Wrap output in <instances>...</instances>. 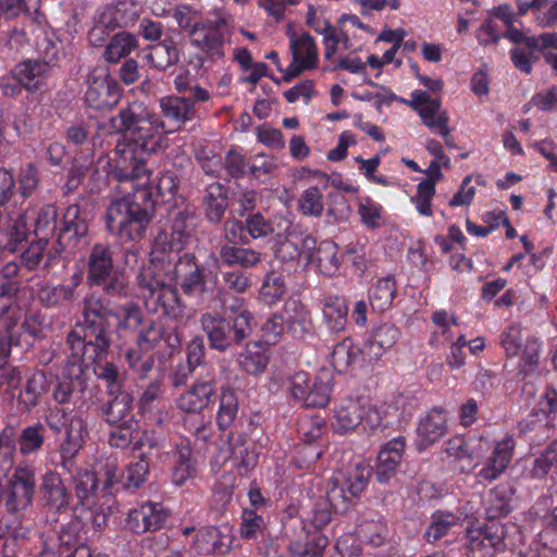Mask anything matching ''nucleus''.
Returning a JSON list of instances; mask_svg holds the SVG:
<instances>
[{
  "label": "nucleus",
  "instance_id": "obj_1",
  "mask_svg": "<svg viewBox=\"0 0 557 557\" xmlns=\"http://www.w3.org/2000/svg\"><path fill=\"white\" fill-rule=\"evenodd\" d=\"M101 132L117 135L113 149L112 176L121 184L125 194L113 199L107 208V227L121 240H136L144 236L149 224L152 206L151 189L148 188L145 154L157 152L166 139L165 124L148 111L141 102L129 103L108 123L99 126Z\"/></svg>",
  "mask_w": 557,
  "mask_h": 557
},
{
  "label": "nucleus",
  "instance_id": "obj_2",
  "mask_svg": "<svg viewBox=\"0 0 557 557\" xmlns=\"http://www.w3.org/2000/svg\"><path fill=\"white\" fill-rule=\"evenodd\" d=\"M164 242L159 243L150 262L136 276L137 293L148 311L177 319L183 315L184 305L176 287L180 281L182 292L189 298L203 299L213 292L216 275L211 284L206 269L193 253L165 259Z\"/></svg>",
  "mask_w": 557,
  "mask_h": 557
},
{
  "label": "nucleus",
  "instance_id": "obj_3",
  "mask_svg": "<svg viewBox=\"0 0 557 557\" xmlns=\"http://www.w3.org/2000/svg\"><path fill=\"white\" fill-rule=\"evenodd\" d=\"M108 309L99 295L84 298L83 321L66 336L71 350L72 372L78 381L83 364L88 366L106 358L110 345L107 322Z\"/></svg>",
  "mask_w": 557,
  "mask_h": 557
},
{
  "label": "nucleus",
  "instance_id": "obj_4",
  "mask_svg": "<svg viewBox=\"0 0 557 557\" xmlns=\"http://www.w3.org/2000/svg\"><path fill=\"white\" fill-rule=\"evenodd\" d=\"M398 408L388 405L383 410L371 406L363 397H346L334 408L333 429L345 434L361 426L363 432L375 434L400 422Z\"/></svg>",
  "mask_w": 557,
  "mask_h": 557
},
{
  "label": "nucleus",
  "instance_id": "obj_5",
  "mask_svg": "<svg viewBox=\"0 0 557 557\" xmlns=\"http://www.w3.org/2000/svg\"><path fill=\"white\" fill-rule=\"evenodd\" d=\"M35 491V468L28 462L18 463L8 478L2 492L5 510L15 516L12 524L0 525L2 535L13 539H24L28 535L29 530L22 525L20 517L33 505Z\"/></svg>",
  "mask_w": 557,
  "mask_h": 557
},
{
  "label": "nucleus",
  "instance_id": "obj_6",
  "mask_svg": "<svg viewBox=\"0 0 557 557\" xmlns=\"http://www.w3.org/2000/svg\"><path fill=\"white\" fill-rule=\"evenodd\" d=\"M45 421L53 433L64 432V438L60 444V456L62 467L67 469L88 436L87 422L79 411L63 407L49 409Z\"/></svg>",
  "mask_w": 557,
  "mask_h": 557
},
{
  "label": "nucleus",
  "instance_id": "obj_7",
  "mask_svg": "<svg viewBox=\"0 0 557 557\" xmlns=\"http://www.w3.org/2000/svg\"><path fill=\"white\" fill-rule=\"evenodd\" d=\"M86 282L90 287H101L110 296L128 295L127 281L123 273L114 269L112 251L104 244H96L90 249Z\"/></svg>",
  "mask_w": 557,
  "mask_h": 557
},
{
  "label": "nucleus",
  "instance_id": "obj_8",
  "mask_svg": "<svg viewBox=\"0 0 557 557\" xmlns=\"http://www.w3.org/2000/svg\"><path fill=\"white\" fill-rule=\"evenodd\" d=\"M289 393L305 407L324 408L331 400L332 379L329 373L311 377L299 371L289 379Z\"/></svg>",
  "mask_w": 557,
  "mask_h": 557
},
{
  "label": "nucleus",
  "instance_id": "obj_9",
  "mask_svg": "<svg viewBox=\"0 0 557 557\" xmlns=\"http://www.w3.org/2000/svg\"><path fill=\"white\" fill-rule=\"evenodd\" d=\"M228 37V18L222 13L218 14L216 20L201 22L189 32L191 45L209 59H221L224 55Z\"/></svg>",
  "mask_w": 557,
  "mask_h": 557
},
{
  "label": "nucleus",
  "instance_id": "obj_10",
  "mask_svg": "<svg viewBox=\"0 0 557 557\" xmlns=\"http://www.w3.org/2000/svg\"><path fill=\"white\" fill-rule=\"evenodd\" d=\"M172 226L171 233L168 231H160L152 243L150 259L156 251L159 243L164 242L165 259L177 257L178 252L183 250L193 239L194 230L196 226V216L188 209L175 210L171 213Z\"/></svg>",
  "mask_w": 557,
  "mask_h": 557
},
{
  "label": "nucleus",
  "instance_id": "obj_11",
  "mask_svg": "<svg viewBox=\"0 0 557 557\" xmlns=\"http://www.w3.org/2000/svg\"><path fill=\"white\" fill-rule=\"evenodd\" d=\"M26 302L9 297L0 307V367L10 356L11 345L17 343L23 332Z\"/></svg>",
  "mask_w": 557,
  "mask_h": 557
},
{
  "label": "nucleus",
  "instance_id": "obj_12",
  "mask_svg": "<svg viewBox=\"0 0 557 557\" xmlns=\"http://www.w3.org/2000/svg\"><path fill=\"white\" fill-rule=\"evenodd\" d=\"M289 48L293 61L285 69L283 81L292 82L302 72L313 70L318 66L319 50L314 38L309 33L288 34Z\"/></svg>",
  "mask_w": 557,
  "mask_h": 557
},
{
  "label": "nucleus",
  "instance_id": "obj_13",
  "mask_svg": "<svg viewBox=\"0 0 557 557\" xmlns=\"http://www.w3.org/2000/svg\"><path fill=\"white\" fill-rule=\"evenodd\" d=\"M121 97L122 88L108 74L92 73L88 76L85 102L89 108L98 111L110 110L120 102Z\"/></svg>",
  "mask_w": 557,
  "mask_h": 557
},
{
  "label": "nucleus",
  "instance_id": "obj_14",
  "mask_svg": "<svg viewBox=\"0 0 557 557\" xmlns=\"http://www.w3.org/2000/svg\"><path fill=\"white\" fill-rule=\"evenodd\" d=\"M515 446L513 436L509 434L496 442L492 453L481 463V468L475 473L476 483L486 486L498 480L512 459Z\"/></svg>",
  "mask_w": 557,
  "mask_h": 557
},
{
  "label": "nucleus",
  "instance_id": "obj_15",
  "mask_svg": "<svg viewBox=\"0 0 557 557\" xmlns=\"http://www.w3.org/2000/svg\"><path fill=\"white\" fill-rule=\"evenodd\" d=\"M505 525L496 521L467 530L469 548L473 553H480L483 557L493 556L495 552L505 549Z\"/></svg>",
  "mask_w": 557,
  "mask_h": 557
},
{
  "label": "nucleus",
  "instance_id": "obj_16",
  "mask_svg": "<svg viewBox=\"0 0 557 557\" xmlns=\"http://www.w3.org/2000/svg\"><path fill=\"white\" fill-rule=\"evenodd\" d=\"M87 231V222L82 216L81 208L77 205H71L63 213L58 232V243L63 249L75 250L86 236Z\"/></svg>",
  "mask_w": 557,
  "mask_h": 557
},
{
  "label": "nucleus",
  "instance_id": "obj_17",
  "mask_svg": "<svg viewBox=\"0 0 557 557\" xmlns=\"http://www.w3.org/2000/svg\"><path fill=\"white\" fill-rule=\"evenodd\" d=\"M215 395L213 382L199 380L194 382L176 398V407L187 413H201L209 408Z\"/></svg>",
  "mask_w": 557,
  "mask_h": 557
},
{
  "label": "nucleus",
  "instance_id": "obj_18",
  "mask_svg": "<svg viewBox=\"0 0 557 557\" xmlns=\"http://www.w3.org/2000/svg\"><path fill=\"white\" fill-rule=\"evenodd\" d=\"M173 458L172 482L176 486H182L198 472V461L188 438L181 437L175 442Z\"/></svg>",
  "mask_w": 557,
  "mask_h": 557
},
{
  "label": "nucleus",
  "instance_id": "obj_19",
  "mask_svg": "<svg viewBox=\"0 0 557 557\" xmlns=\"http://www.w3.org/2000/svg\"><path fill=\"white\" fill-rule=\"evenodd\" d=\"M233 537L232 529L227 524L206 527L197 533L194 546L200 554H226L232 546Z\"/></svg>",
  "mask_w": 557,
  "mask_h": 557
},
{
  "label": "nucleus",
  "instance_id": "obj_20",
  "mask_svg": "<svg viewBox=\"0 0 557 557\" xmlns=\"http://www.w3.org/2000/svg\"><path fill=\"white\" fill-rule=\"evenodd\" d=\"M202 331L206 333L210 347L225 351L234 345L231 322L219 312H205L200 317Z\"/></svg>",
  "mask_w": 557,
  "mask_h": 557
},
{
  "label": "nucleus",
  "instance_id": "obj_21",
  "mask_svg": "<svg viewBox=\"0 0 557 557\" xmlns=\"http://www.w3.org/2000/svg\"><path fill=\"white\" fill-rule=\"evenodd\" d=\"M231 461L232 467L239 472L247 471L256 462V457L248 450L246 445L239 440L222 442L218 447L216 454L212 457V467L221 468Z\"/></svg>",
  "mask_w": 557,
  "mask_h": 557
},
{
  "label": "nucleus",
  "instance_id": "obj_22",
  "mask_svg": "<svg viewBox=\"0 0 557 557\" xmlns=\"http://www.w3.org/2000/svg\"><path fill=\"white\" fill-rule=\"evenodd\" d=\"M41 499L44 507L53 511H64L71 500V494L59 473L49 471L42 476Z\"/></svg>",
  "mask_w": 557,
  "mask_h": 557
},
{
  "label": "nucleus",
  "instance_id": "obj_23",
  "mask_svg": "<svg viewBox=\"0 0 557 557\" xmlns=\"http://www.w3.org/2000/svg\"><path fill=\"white\" fill-rule=\"evenodd\" d=\"M447 432V413L442 408H433L420 419L418 424V445L425 449L440 441Z\"/></svg>",
  "mask_w": 557,
  "mask_h": 557
},
{
  "label": "nucleus",
  "instance_id": "obj_24",
  "mask_svg": "<svg viewBox=\"0 0 557 557\" xmlns=\"http://www.w3.org/2000/svg\"><path fill=\"white\" fill-rule=\"evenodd\" d=\"M315 248V239L311 235L289 232L283 239H277L275 257L281 262L288 263L299 259L301 253H308Z\"/></svg>",
  "mask_w": 557,
  "mask_h": 557
},
{
  "label": "nucleus",
  "instance_id": "obj_25",
  "mask_svg": "<svg viewBox=\"0 0 557 557\" xmlns=\"http://www.w3.org/2000/svg\"><path fill=\"white\" fill-rule=\"evenodd\" d=\"M94 18L97 23L106 25L112 30L127 26L136 20V4L128 0L110 3L98 9Z\"/></svg>",
  "mask_w": 557,
  "mask_h": 557
},
{
  "label": "nucleus",
  "instance_id": "obj_26",
  "mask_svg": "<svg viewBox=\"0 0 557 557\" xmlns=\"http://www.w3.org/2000/svg\"><path fill=\"white\" fill-rule=\"evenodd\" d=\"M399 330L389 323L376 326L366 345L367 361H377L399 339Z\"/></svg>",
  "mask_w": 557,
  "mask_h": 557
},
{
  "label": "nucleus",
  "instance_id": "obj_27",
  "mask_svg": "<svg viewBox=\"0 0 557 557\" xmlns=\"http://www.w3.org/2000/svg\"><path fill=\"white\" fill-rule=\"evenodd\" d=\"M162 115L174 123L177 128L196 116L194 101L186 96H169L160 99Z\"/></svg>",
  "mask_w": 557,
  "mask_h": 557
},
{
  "label": "nucleus",
  "instance_id": "obj_28",
  "mask_svg": "<svg viewBox=\"0 0 557 557\" xmlns=\"http://www.w3.org/2000/svg\"><path fill=\"white\" fill-rule=\"evenodd\" d=\"M405 450L403 437L391 440L379 453L376 466V479L381 483L387 482L396 472Z\"/></svg>",
  "mask_w": 557,
  "mask_h": 557
},
{
  "label": "nucleus",
  "instance_id": "obj_29",
  "mask_svg": "<svg viewBox=\"0 0 557 557\" xmlns=\"http://www.w3.org/2000/svg\"><path fill=\"white\" fill-rule=\"evenodd\" d=\"M308 260L314 263L319 272L325 276H334L342 267L338 247L332 240H323L308 253Z\"/></svg>",
  "mask_w": 557,
  "mask_h": 557
},
{
  "label": "nucleus",
  "instance_id": "obj_30",
  "mask_svg": "<svg viewBox=\"0 0 557 557\" xmlns=\"http://www.w3.org/2000/svg\"><path fill=\"white\" fill-rule=\"evenodd\" d=\"M364 359H367L366 349H361L350 337L337 343L331 354V363L339 373L361 364Z\"/></svg>",
  "mask_w": 557,
  "mask_h": 557
},
{
  "label": "nucleus",
  "instance_id": "obj_31",
  "mask_svg": "<svg viewBox=\"0 0 557 557\" xmlns=\"http://www.w3.org/2000/svg\"><path fill=\"white\" fill-rule=\"evenodd\" d=\"M286 327L295 338H304L312 331L310 311L298 300H288L284 306Z\"/></svg>",
  "mask_w": 557,
  "mask_h": 557
},
{
  "label": "nucleus",
  "instance_id": "obj_32",
  "mask_svg": "<svg viewBox=\"0 0 557 557\" xmlns=\"http://www.w3.org/2000/svg\"><path fill=\"white\" fill-rule=\"evenodd\" d=\"M269 360V348L260 342H251L239 354L237 362L243 371L257 375L265 370Z\"/></svg>",
  "mask_w": 557,
  "mask_h": 557
},
{
  "label": "nucleus",
  "instance_id": "obj_33",
  "mask_svg": "<svg viewBox=\"0 0 557 557\" xmlns=\"http://www.w3.org/2000/svg\"><path fill=\"white\" fill-rule=\"evenodd\" d=\"M50 66L46 61L27 60L17 64L13 75L28 90L38 89L47 77Z\"/></svg>",
  "mask_w": 557,
  "mask_h": 557
},
{
  "label": "nucleus",
  "instance_id": "obj_34",
  "mask_svg": "<svg viewBox=\"0 0 557 557\" xmlns=\"http://www.w3.org/2000/svg\"><path fill=\"white\" fill-rule=\"evenodd\" d=\"M27 220L34 219V233L37 238L49 242V238L55 234L58 227V210L50 203L37 208L27 209Z\"/></svg>",
  "mask_w": 557,
  "mask_h": 557
},
{
  "label": "nucleus",
  "instance_id": "obj_35",
  "mask_svg": "<svg viewBox=\"0 0 557 557\" xmlns=\"http://www.w3.org/2000/svg\"><path fill=\"white\" fill-rule=\"evenodd\" d=\"M467 515L457 510L456 512L448 510H437L431 517V523L425 531V539L429 543H433L445 536L448 531L461 523Z\"/></svg>",
  "mask_w": 557,
  "mask_h": 557
},
{
  "label": "nucleus",
  "instance_id": "obj_36",
  "mask_svg": "<svg viewBox=\"0 0 557 557\" xmlns=\"http://www.w3.org/2000/svg\"><path fill=\"white\" fill-rule=\"evenodd\" d=\"M239 405L236 392L230 385L220 388L219 408L216 412V424L220 430L231 428L238 414Z\"/></svg>",
  "mask_w": 557,
  "mask_h": 557
},
{
  "label": "nucleus",
  "instance_id": "obj_37",
  "mask_svg": "<svg viewBox=\"0 0 557 557\" xmlns=\"http://www.w3.org/2000/svg\"><path fill=\"white\" fill-rule=\"evenodd\" d=\"M372 473L373 470L370 463L359 461L347 471L339 472L336 475L339 476L349 495L358 497L366 490Z\"/></svg>",
  "mask_w": 557,
  "mask_h": 557
},
{
  "label": "nucleus",
  "instance_id": "obj_38",
  "mask_svg": "<svg viewBox=\"0 0 557 557\" xmlns=\"http://www.w3.org/2000/svg\"><path fill=\"white\" fill-rule=\"evenodd\" d=\"M220 259L224 265L249 269L261 261V253L250 248L223 245L220 249Z\"/></svg>",
  "mask_w": 557,
  "mask_h": 557
},
{
  "label": "nucleus",
  "instance_id": "obj_39",
  "mask_svg": "<svg viewBox=\"0 0 557 557\" xmlns=\"http://www.w3.org/2000/svg\"><path fill=\"white\" fill-rule=\"evenodd\" d=\"M348 306L338 296H326L323 300V317L332 332L345 330L347 324Z\"/></svg>",
  "mask_w": 557,
  "mask_h": 557
},
{
  "label": "nucleus",
  "instance_id": "obj_40",
  "mask_svg": "<svg viewBox=\"0 0 557 557\" xmlns=\"http://www.w3.org/2000/svg\"><path fill=\"white\" fill-rule=\"evenodd\" d=\"M396 295V282L392 276L379 278L369 290V300L375 311L387 310Z\"/></svg>",
  "mask_w": 557,
  "mask_h": 557
},
{
  "label": "nucleus",
  "instance_id": "obj_41",
  "mask_svg": "<svg viewBox=\"0 0 557 557\" xmlns=\"http://www.w3.org/2000/svg\"><path fill=\"white\" fill-rule=\"evenodd\" d=\"M137 47L136 37L127 32L115 34L109 41L103 52V58L110 63H117L127 57Z\"/></svg>",
  "mask_w": 557,
  "mask_h": 557
},
{
  "label": "nucleus",
  "instance_id": "obj_42",
  "mask_svg": "<svg viewBox=\"0 0 557 557\" xmlns=\"http://www.w3.org/2000/svg\"><path fill=\"white\" fill-rule=\"evenodd\" d=\"M133 398L127 393L116 395L103 409L106 421L109 424L126 423L128 420H135L132 414Z\"/></svg>",
  "mask_w": 557,
  "mask_h": 557
},
{
  "label": "nucleus",
  "instance_id": "obj_43",
  "mask_svg": "<svg viewBox=\"0 0 557 557\" xmlns=\"http://www.w3.org/2000/svg\"><path fill=\"white\" fill-rule=\"evenodd\" d=\"M325 499L335 512H345L349 506L352 495H349L346 486L336 474L330 478L324 486Z\"/></svg>",
  "mask_w": 557,
  "mask_h": 557
},
{
  "label": "nucleus",
  "instance_id": "obj_44",
  "mask_svg": "<svg viewBox=\"0 0 557 557\" xmlns=\"http://www.w3.org/2000/svg\"><path fill=\"white\" fill-rule=\"evenodd\" d=\"M45 432L46 429L40 422L24 428L17 437L20 453L23 456L38 453L45 443Z\"/></svg>",
  "mask_w": 557,
  "mask_h": 557
},
{
  "label": "nucleus",
  "instance_id": "obj_45",
  "mask_svg": "<svg viewBox=\"0 0 557 557\" xmlns=\"http://www.w3.org/2000/svg\"><path fill=\"white\" fill-rule=\"evenodd\" d=\"M115 426L109 433V445L113 448L135 450V442L138 432V422L128 420L126 423L114 424Z\"/></svg>",
  "mask_w": 557,
  "mask_h": 557
},
{
  "label": "nucleus",
  "instance_id": "obj_46",
  "mask_svg": "<svg viewBox=\"0 0 557 557\" xmlns=\"http://www.w3.org/2000/svg\"><path fill=\"white\" fill-rule=\"evenodd\" d=\"M358 534L372 546H381L387 539L388 529L382 517L373 516L361 520Z\"/></svg>",
  "mask_w": 557,
  "mask_h": 557
},
{
  "label": "nucleus",
  "instance_id": "obj_47",
  "mask_svg": "<svg viewBox=\"0 0 557 557\" xmlns=\"http://www.w3.org/2000/svg\"><path fill=\"white\" fill-rule=\"evenodd\" d=\"M445 453L460 463L459 468L462 472H470L479 466V462H473V451L470 450L466 440L461 436L448 440Z\"/></svg>",
  "mask_w": 557,
  "mask_h": 557
},
{
  "label": "nucleus",
  "instance_id": "obj_48",
  "mask_svg": "<svg viewBox=\"0 0 557 557\" xmlns=\"http://www.w3.org/2000/svg\"><path fill=\"white\" fill-rule=\"evenodd\" d=\"M205 207L206 214L211 222L221 221L227 207L225 190L221 184H212L207 188Z\"/></svg>",
  "mask_w": 557,
  "mask_h": 557
},
{
  "label": "nucleus",
  "instance_id": "obj_49",
  "mask_svg": "<svg viewBox=\"0 0 557 557\" xmlns=\"http://www.w3.org/2000/svg\"><path fill=\"white\" fill-rule=\"evenodd\" d=\"M75 488L82 502L90 505L88 500L102 493L99 474L90 469L78 470L75 476Z\"/></svg>",
  "mask_w": 557,
  "mask_h": 557
},
{
  "label": "nucleus",
  "instance_id": "obj_50",
  "mask_svg": "<svg viewBox=\"0 0 557 557\" xmlns=\"http://www.w3.org/2000/svg\"><path fill=\"white\" fill-rule=\"evenodd\" d=\"M146 60L158 70H165L178 60L173 41H162L150 47Z\"/></svg>",
  "mask_w": 557,
  "mask_h": 557
},
{
  "label": "nucleus",
  "instance_id": "obj_51",
  "mask_svg": "<svg viewBox=\"0 0 557 557\" xmlns=\"http://www.w3.org/2000/svg\"><path fill=\"white\" fill-rule=\"evenodd\" d=\"M419 116L422 123L433 133L447 132V124H449V115L446 110L442 109V102L437 99L436 102L431 103L429 107L421 108Z\"/></svg>",
  "mask_w": 557,
  "mask_h": 557
},
{
  "label": "nucleus",
  "instance_id": "obj_52",
  "mask_svg": "<svg viewBox=\"0 0 557 557\" xmlns=\"http://www.w3.org/2000/svg\"><path fill=\"white\" fill-rule=\"evenodd\" d=\"M37 297L39 302L46 308H53L63 301L73 300V288L64 287V285H51L45 283L40 285Z\"/></svg>",
  "mask_w": 557,
  "mask_h": 557
},
{
  "label": "nucleus",
  "instance_id": "obj_53",
  "mask_svg": "<svg viewBox=\"0 0 557 557\" xmlns=\"http://www.w3.org/2000/svg\"><path fill=\"white\" fill-rule=\"evenodd\" d=\"M534 411L542 417V419H539L541 425L553 428L557 416V391L547 387L541 395Z\"/></svg>",
  "mask_w": 557,
  "mask_h": 557
},
{
  "label": "nucleus",
  "instance_id": "obj_54",
  "mask_svg": "<svg viewBox=\"0 0 557 557\" xmlns=\"http://www.w3.org/2000/svg\"><path fill=\"white\" fill-rule=\"evenodd\" d=\"M552 469L557 471V440L552 442L545 450L533 460L529 474L533 479H543Z\"/></svg>",
  "mask_w": 557,
  "mask_h": 557
},
{
  "label": "nucleus",
  "instance_id": "obj_55",
  "mask_svg": "<svg viewBox=\"0 0 557 557\" xmlns=\"http://www.w3.org/2000/svg\"><path fill=\"white\" fill-rule=\"evenodd\" d=\"M40 0H0V15L7 20L34 15L39 11Z\"/></svg>",
  "mask_w": 557,
  "mask_h": 557
},
{
  "label": "nucleus",
  "instance_id": "obj_56",
  "mask_svg": "<svg viewBox=\"0 0 557 557\" xmlns=\"http://www.w3.org/2000/svg\"><path fill=\"white\" fill-rule=\"evenodd\" d=\"M434 196L435 187L433 181H421L417 185L416 194L410 198V202L414 206L420 215L432 216Z\"/></svg>",
  "mask_w": 557,
  "mask_h": 557
},
{
  "label": "nucleus",
  "instance_id": "obj_57",
  "mask_svg": "<svg viewBox=\"0 0 557 557\" xmlns=\"http://www.w3.org/2000/svg\"><path fill=\"white\" fill-rule=\"evenodd\" d=\"M285 292L286 286L283 277L271 272L264 276L259 295L264 304L272 305L280 301Z\"/></svg>",
  "mask_w": 557,
  "mask_h": 557
},
{
  "label": "nucleus",
  "instance_id": "obj_58",
  "mask_svg": "<svg viewBox=\"0 0 557 557\" xmlns=\"http://www.w3.org/2000/svg\"><path fill=\"white\" fill-rule=\"evenodd\" d=\"M325 431L326 422L320 416L304 417L298 423V433L308 446L320 440Z\"/></svg>",
  "mask_w": 557,
  "mask_h": 557
},
{
  "label": "nucleus",
  "instance_id": "obj_59",
  "mask_svg": "<svg viewBox=\"0 0 557 557\" xmlns=\"http://www.w3.org/2000/svg\"><path fill=\"white\" fill-rule=\"evenodd\" d=\"M140 518L146 523V532L156 531L162 528L168 519V511L160 503L147 502L137 507Z\"/></svg>",
  "mask_w": 557,
  "mask_h": 557
},
{
  "label": "nucleus",
  "instance_id": "obj_60",
  "mask_svg": "<svg viewBox=\"0 0 557 557\" xmlns=\"http://www.w3.org/2000/svg\"><path fill=\"white\" fill-rule=\"evenodd\" d=\"M298 207L304 215L319 218L324 210L323 195L318 187L305 189L299 199Z\"/></svg>",
  "mask_w": 557,
  "mask_h": 557
},
{
  "label": "nucleus",
  "instance_id": "obj_61",
  "mask_svg": "<svg viewBox=\"0 0 557 557\" xmlns=\"http://www.w3.org/2000/svg\"><path fill=\"white\" fill-rule=\"evenodd\" d=\"M541 355V342L534 337H528L524 339V344L521 348L519 368L520 371L525 374L533 372L540 361Z\"/></svg>",
  "mask_w": 557,
  "mask_h": 557
},
{
  "label": "nucleus",
  "instance_id": "obj_62",
  "mask_svg": "<svg viewBox=\"0 0 557 557\" xmlns=\"http://www.w3.org/2000/svg\"><path fill=\"white\" fill-rule=\"evenodd\" d=\"M524 344L522 330L519 325L512 324L506 327L500 335V345L507 357H516L520 354Z\"/></svg>",
  "mask_w": 557,
  "mask_h": 557
},
{
  "label": "nucleus",
  "instance_id": "obj_63",
  "mask_svg": "<svg viewBox=\"0 0 557 557\" xmlns=\"http://www.w3.org/2000/svg\"><path fill=\"white\" fill-rule=\"evenodd\" d=\"M149 474V462L141 455L138 460L131 462L125 470V486L127 488H138Z\"/></svg>",
  "mask_w": 557,
  "mask_h": 557
},
{
  "label": "nucleus",
  "instance_id": "obj_64",
  "mask_svg": "<svg viewBox=\"0 0 557 557\" xmlns=\"http://www.w3.org/2000/svg\"><path fill=\"white\" fill-rule=\"evenodd\" d=\"M146 350H141L140 347L137 346V348H129L125 354L129 369L141 377H144L153 366L152 357L146 356Z\"/></svg>",
  "mask_w": 557,
  "mask_h": 557
}]
</instances>
